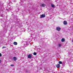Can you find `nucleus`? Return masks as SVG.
Segmentation results:
<instances>
[{
  "mask_svg": "<svg viewBox=\"0 0 73 73\" xmlns=\"http://www.w3.org/2000/svg\"><path fill=\"white\" fill-rule=\"evenodd\" d=\"M56 30L58 31H60L61 30V28L59 27H56Z\"/></svg>",
  "mask_w": 73,
  "mask_h": 73,
  "instance_id": "2",
  "label": "nucleus"
},
{
  "mask_svg": "<svg viewBox=\"0 0 73 73\" xmlns=\"http://www.w3.org/2000/svg\"><path fill=\"white\" fill-rule=\"evenodd\" d=\"M2 49H4V48H5V46H3L2 47Z\"/></svg>",
  "mask_w": 73,
  "mask_h": 73,
  "instance_id": "14",
  "label": "nucleus"
},
{
  "mask_svg": "<svg viewBox=\"0 0 73 73\" xmlns=\"http://www.w3.org/2000/svg\"><path fill=\"white\" fill-rule=\"evenodd\" d=\"M2 56V54L1 53H0V57H1Z\"/></svg>",
  "mask_w": 73,
  "mask_h": 73,
  "instance_id": "16",
  "label": "nucleus"
},
{
  "mask_svg": "<svg viewBox=\"0 0 73 73\" xmlns=\"http://www.w3.org/2000/svg\"><path fill=\"white\" fill-rule=\"evenodd\" d=\"M58 63L59 64H62V62L61 61H59L58 62Z\"/></svg>",
  "mask_w": 73,
  "mask_h": 73,
  "instance_id": "11",
  "label": "nucleus"
},
{
  "mask_svg": "<svg viewBox=\"0 0 73 73\" xmlns=\"http://www.w3.org/2000/svg\"><path fill=\"white\" fill-rule=\"evenodd\" d=\"M13 44H14V45H17V42H13Z\"/></svg>",
  "mask_w": 73,
  "mask_h": 73,
  "instance_id": "8",
  "label": "nucleus"
},
{
  "mask_svg": "<svg viewBox=\"0 0 73 73\" xmlns=\"http://www.w3.org/2000/svg\"><path fill=\"white\" fill-rule=\"evenodd\" d=\"M60 66V64H57L56 67H57V68H59Z\"/></svg>",
  "mask_w": 73,
  "mask_h": 73,
  "instance_id": "3",
  "label": "nucleus"
},
{
  "mask_svg": "<svg viewBox=\"0 0 73 73\" xmlns=\"http://www.w3.org/2000/svg\"><path fill=\"white\" fill-rule=\"evenodd\" d=\"M45 6V5L44 4H42L41 5V7H44Z\"/></svg>",
  "mask_w": 73,
  "mask_h": 73,
  "instance_id": "9",
  "label": "nucleus"
},
{
  "mask_svg": "<svg viewBox=\"0 0 73 73\" xmlns=\"http://www.w3.org/2000/svg\"><path fill=\"white\" fill-rule=\"evenodd\" d=\"M10 66H14V65L11 64V65H10Z\"/></svg>",
  "mask_w": 73,
  "mask_h": 73,
  "instance_id": "15",
  "label": "nucleus"
},
{
  "mask_svg": "<svg viewBox=\"0 0 73 73\" xmlns=\"http://www.w3.org/2000/svg\"><path fill=\"white\" fill-rule=\"evenodd\" d=\"M34 55H36L37 54V53H36V52H34L33 53Z\"/></svg>",
  "mask_w": 73,
  "mask_h": 73,
  "instance_id": "12",
  "label": "nucleus"
},
{
  "mask_svg": "<svg viewBox=\"0 0 73 73\" xmlns=\"http://www.w3.org/2000/svg\"><path fill=\"white\" fill-rule=\"evenodd\" d=\"M28 57L29 58H32V55L31 54L29 55L28 56Z\"/></svg>",
  "mask_w": 73,
  "mask_h": 73,
  "instance_id": "4",
  "label": "nucleus"
},
{
  "mask_svg": "<svg viewBox=\"0 0 73 73\" xmlns=\"http://www.w3.org/2000/svg\"><path fill=\"white\" fill-rule=\"evenodd\" d=\"M1 59H0V63H1Z\"/></svg>",
  "mask_w": 73,
  "mask_h": 73,
  "instance_id": "17",
  "label": "nucleus"
},
{
  "mask_svg": "<svg viewBox=\"0 0 73 73\" xmlns=\"http://www.w3.org/2000/svg\"><path fill=\"white\" fill-rule=\"evenodd\" d=\"M13 59L14 61H16L17 60V58L16 57H13Z\"/></svg>",
  "mask_w": 73,
  "mask_h": 73,
  "instance_id": "6",
  "label": "nucleus"
},
{
  "mask_svg": "<svg viewBox=\"0 0 73 73\" xmlns=\"http://www.w3.org/2000/svg\"><path fill=\"white\" fill-rule=\"evenodd\" d=\"M51 5L52 8H54V7H55V6H54V4H51Z\"/></svg>",
  "mask_w": 73,
  "mask_h": 73,
  "instance_id": "10",
  "label": "nucleus"
},
{
  "mask_svg": "<svg viewBox=\"0 0 73 73\" xmlns=\"http://www.w3.org/2000/svg\"><path fill=\"white\" fill-rule=\"evenodd\" d=\"M58 45H59V47H61V44H59Z\"/></svg>",
  "mask_w": 73,
  "mask_h": 73,
  "instance_id": "13",
  "label": "nucleus"
},
{
  "mask_svg": "<svg viewBox=\"0 0 73 73\" xmlns=\"http://www.w3.org/2000/svg\"><path fill=\"white\" fill-rule=\"evenodd\" d=\"M45 17V15L42 14L40 16V18H44Z\"/></svg>",
  "mask_w": 73,
  "mask_h": 73,
  "instance_id": "1",
  "label": "nucleus"
},
{
  "mask_svg": "<svg viewBox=\"0 0 73 73\" xmlns=\"http://www.w3.org/2000/svg\"><path fill=\"white\" fill-rule=\"evenodd\" d=\"M65 41V38H62L61 39V41L62 42H64Z\"/></svg>",
  "mask_w": 73,
  "mask_h": 73,
  "instance_id": "7",
  "label": "nucleus"
},
{
  "mask_svg": "<svg viewBox=\"0 0 73 73\" xmlns=\"http://www.w3.org/2000/svg\"><path fill=\"white\" fill-rule=\"evenodd\" d=\"M63 24L64 25H67V22L66 21H64L63 22Z\"/></svg>",
  "mask_w": 73,
  "mask_h": 73,
  "instance_id": "5",
  "label": "nucleus"
}]
</instances>
